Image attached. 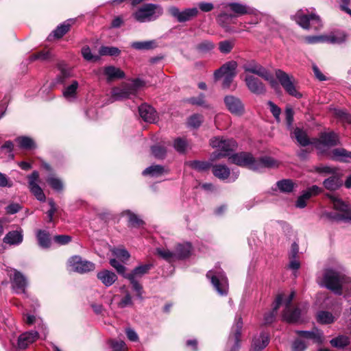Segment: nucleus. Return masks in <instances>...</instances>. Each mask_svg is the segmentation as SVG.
I'll use <instances>...</instances> for the list:
<instances>
[{"instance_id":"e433bc0d","label":"nucleus","mask_w":351,"mask_h":351,"mask_svg":"<svg viewBox=\"0 0 351 351\" xmlns=\"http://www.w3.org/2000/svg\"><path fill=\"white\" fill-rule=\"evenodd\" d=\"M131 47L139 51L151 50L155 49L157 47V44L155 40L135 41L132 43Z\"/></svg>"},{"instance_id":"423d86ee","label":"nucleus","mask_w":351,"mask_h":351,"mask_svg":"<svg viewBox=\"0 0 351 351\" xmlns=\"http://www.w3.org/2000/svg\"><path fill=\"white\" fill-rule=\"evenodd\" d=\"M229 160L231 163L241 167H246L252 170L254 165L255 158L250 152H241L233 154L229 156Z\"/></svg>"},{"instance_id":"412c9836","label":"nucleus","mask_w":351,"mask_h":351,"mask_svg":"<svg viewBox=\"0 0 351 351\" xmlns=\"http://www.w3.org/2000/svg\"><path fill=\"white\" fill-rule=\"evenodd\" d=\"M38 337V333L35 330L24 332L19 337L18 346L21 349H25L34 342Z\"/></svg>"},{"instance_id":"2f4dec72","label":"nucleus","mask_w":351,"mask_h":351,"mask_svg":"<svg viewBox=\"0 0 351 351\" xmlns=\"http://www.w3.org/2000/svg\"><path fill=\"white\" fill-rule=\"evenodd\" d=\"M212 171L215 177L222 180L228 179L230 175V169L225 165H212Z\"/></svg>"},{"instance_id":"b1692460","label":"nucleus","mask_w":351,"mask_h":351,"mask_svg":"<svg viewBox=\"0 0 351 351\" xmlns=\"http://www.w3.org/2000/svg\"><path fill=\"white\" fill-rule=\"evenodd\" d=\"M74 21L73 19L66 20L62 24L58 25L49 36V38L53 36L56 39L62 38L70 31L71 27Z\"/></svg>"},{"instance_id":"7ed1b4c3","label":"nucleus","mask_w":351,"mask_h":351,"mask_svg":"<svg viewBox=\"0 0 351 351\" xmlns=\"http://www.w3.org/2000/svg\"><path fill=\"white\" fill-rule=\"evenodd\" d=\"M276 76L287 94L298 99L302 97V95L295 88L293 77H290L287 73L280 69L276 71Z\"/></svg>"},{"instance_id":"f704fd0d","label":"nucleus","mask_w":351,"mask_h":351,"mask_svg":"<svg viewBox=\"0 0 351 351\" xmlns=\"http://www.w3.org/2000/svg\"><path fill=\"white\" fill-rule=\"evenodd\" d=\"M348 34L343 31L335 32L332 35L326 36V42L332 44H341L345 43L348 38Z\"/></svg>"},{"instance_id":"bb28decb","label":"nucleus","mask_w":351,"mask_h":351,"mask_svg":"<svg viewBox=\"0 0 351 351\" xmlns=\"http://www.w3.org/2000/svg\"><path fill=\"white\" fill-rule=\"evenodd\" d=\"M296 334L300 337L306 339H311L315 343H322V332L317 328L311 331L308 330H296Z\"/></svg>"},{"instance_id":"a19ab883","label":"nucleus","mask_w":351,"mask_h":351,"mask_svg":"<svg viewBox=\"0 0 351 351\" xmlns=\"http://www.w3.org/2000/svg\"><path fill=\"white\" fill-rule=\"evenodd\" d=\"M331 346L338 349L344 348L350 343V339L346 335H339L330 341Z\"/></svg>"},{"instance_id":"f3484780","label":"nucleus","mask_w":351,"mask_h":351,"mask_svg":"<svg viewBox=\"0 0 351 351\" xmlns=\"http://www.w3.org/2000/svg\"><path fill=\"white\" fill-rule=\"evenodd\" d=\"M143 292V287H132L131 291L130 292L127 291V293L125 297L118 303L119 307L125 308L128 306L132 305V297H136L142 300Z\"/></svg>"},{"instance_id":"4468645a","label":"nucleus","mask_w":351,"mask_h":351,"mask_svg":"<svg viewBox=\"0 0 351 351\" xmlns=\"http://www.w3.org/2000/svg\"><path fill=\"white\" fill-rule=\"evenodd\" d=\"M238 64L234 60L226 62L214 72V79L215 81L221 79L223 75H237V68Z\"/></svg>"},{"instance_id":"7c9ffc66","label":"nucleus","mask_w":351,"mask_h":351,"mask_svg":"<svg viewBox=\"0 0 351 351\" xmlns=\"http://www.w3.org/2000/svg\"><path fill=\"white\" fill-rule=\"evenodd\" d=\"M207 278L210 280L213 285H223L228 282L227 278L223 272L210 270L206 274Z\"/></svg>"},{"instance_id":"8fccbe9b","label":"nucleus","mask_w":351,"mask_h":351,"mask_svg":"<svg viewBox=\"0 0 351 351\" xmlns=\"http://www.w3.org/2000/svg\"><path fill=\"white\" fill-rule=\"evenodd\" d=\"M30 189V191L34 194L36 198L40 202H45L46 200V196L40 188V186L38 184H31V186H29Z\"/></svg>"},{"instance_id":"bf43d9fd","label":"nucleus","mask_w":351,"mask_h":351,"mask_svg":"<svg viewBox=\"0 0 351 351\" xmlns=\"http://www.w3.org/2000/svg\"><path fill=\"white\" fill-rule=\"evenodd\" d=\"M110 264L112 267H114L116 269L119 274L125 278V276H127L128 274L125 272L126 267L121 263H120L119 261H117L115 258H112L110 260Z\"/></svg>"},{"instance_id":"de8ad7c7","label":"nucleus","mask_w":351,"mask_h":351,"mask_svg":"<svg viewBox=\"0 0 351 351\" xmlns=\"http://www.w3.org/2000/svg\"><path fill=\"white\" fill-rule=\"evenodd\" d=\"M99 53L100 56H119L121 50L116 47L101 46Z\"/></svg>"},{"instance_id":"13d9d810","label":"nucleus","mask_w":351,"mask_h":351,"mask_svg":"<svg viewBox=\"0 0 351 351\" xmlns=\"http://www.w3.org/2000/svg\"><path fill=\"white\" fill-rule=\"evenodd\" d=\"M234 46V42L232 40H223L219 43V49L223 53H229Z\"/></svg>"},{"instance_id":"473e14b6","label":"nucleus","mask_w":351,"mask_h":351,"mask_svg":"<svg viewBox=\"0 0 351 351\" xmlns=\"http://www.w3.org/2000/svg\"><path fill=\"white\" fill-rule=\"evenodd\" d=\"M97 276L105 285H111L117 279V276L114 272L107 269L98 272Z\"/></svg>"},{"instance_id":"69168bd1","label":"nucleus","mask_w":351,"mask_h":351,"mask_svg":"<svg viewBox=\"0 0 351 351\" xmlns=\"http://www.w3.org/2000/svg\"><path fill=\"white\" fill-rule=\"evenodd\" d=\"M267 105L269 107L270 112L274 117L276 121L280 122V115L281 114V109L271 101H268Z\"/></svg>"},{"instance_id":"dca6fc26","label":"nucleus","mask_w":351,"mask_h":351,"mask_svg":"<svg viewBox=\"0 0 351 351\" xmlns=\"http://www.w3.org/2000/svg\"><path fill=\"white\" fill-rule=\"evenodd\" d=\"M243 68L245 72L256 75L261 78H263L269 71L254 60L246 62L243 64Z\"/></svg>"},{"instance_id":"a211bd4d","label":"nucleus","mask_w":351,"mask_h":351,"mask_svg":"<svg viewBox=\"0 0 351 351\" xmlns=\"http://www.w3.org/2000/svg\"><path fill=\"white\" fill-rule=\"evenodd\" d=\"M134 95V89L128 86V84H124L121 87H114L112 90V96L116 100H121L130 98Z\"/></svg>"},{"instance_id":"2eb2a0df","label":"nucleus","mask_w":351,"mask_h":351,"mask_svg":"<svg viewBox=\"0 0 351 351\" xmlns=\"http://www.w3.org/2000/svg\"><path fill=\"white\" fill-rule=\"evenodd\" d=\"M138 112L141 119L147 123H154L158 119L156 110L146 103L142 104L138 107Z\"/></svg>"},{"instance_id":"f8f14e48","label":"nucleus","mask_w":351,"mask_h":351,"mask_svg":"<svg viewBox=\"0 0 351 351\" xmlns=\"http://www.w3.org/2000/svg\"><path fill=\"white\" fill-rule=\"evenodd\" d=\"M158 8V5L153 3H145L140 8H138L134 14L133 16L136 21L143 23L147 19H150V18L154 16L156 13V9Z\"/></svg>"},{"instance_id":"a878e982","label":"nucleus","mask_w":351,"mask_h":351,"mask_svg":"<svg viewBox=\"0 0 351 351\" xmlns=\"http://www.w3.org/2000/svg\"><path fill=\"white\" fill-rule=\"evenodd\" d=\"M294 137L297 142L302 147L313 145L314 138L311 141L306 132L302 128H295L293 130Z\"/></svg>"},{"instance_id":"aec40b11","label":"nucleus","mask_w":351,"mask_h":351,"mask_svg":"<svg viewBox=\"0 0 351 351\" xmlns=\"http://www.w3.org/2000/svg\"><path fill=\"white\" fill-rule=\"evenodd\" d=\"M269 337L265 332H261L253 338L250 351H262L269 344Z\"/></svg>"},{"instance_id":"ea45409f","label":"nucleus","mask_w":351,"mask_h":351,"mask_svg":"<svg viewBox=\"0 0 351 351\" xmlns=\"http://www.w3.org/2000/svg\"><path fill=\"white\" fill-rule=\"evenodd\" d=\"M189 143L185 138L178 137L173 141V147L177 152L184 154L186 152Z\"/></svg>"},{"instance_id":"f257e3e1","label":"nucleus","mask_w":351,"mask_h":351,"mask_svg":"<svg viewBox=\"0 0 351 351\" xmlns=\"http://www.w3.org/2000/svg\"><path fill=\"white\" fill-rule=\"evenodd\" d=\"M294 296V291H291L287 295L285 293L278 294L274 301L272 311L265 315V324H271L275 320L277 311L282 304L285 306V310L282 314L283 319L289 323L296 322L300 318V310L298 308H292L291 306Z\"/></svg>"},{"instance_id":"5fc2aeb1","label":"nucleus","mask_w":351,"mask_h":351,"mask_svg":"<svg viewBox=\"0 0 351 351\" xmlns=\"http://www.w3.org/2000/svg\"><path fill=\"white\" fill-rule=\"evenodd\" d=\"M326 216L328 219H329L331 221H351V217L350 216H348L346 215H343L342 213H327L326 214Z\"/></svg>"},{"instance_id":"49530a36","label":"nucleus","mask_w":351,"mask_h":351,"mask_svg":"<svg viewBox=\"0 0 351 351\" xmlns=\"http://www.w3.org/2000/svg\"><path fill=\"white\" fill-rule=\"evenodd\" d=\"M189 166L198 171H204L212 167V164L207 161L192 160L189 162Z\"/></svg>"},{"instance_id":"c85d7f7f","label":"nucleus","mask_w":351,"mask_h":351,"mask_svg":"<svg viewBox=\"0 0 351 351\" xmlns=\"http://www.w3.org/2000/svg\"><path fill=\"white\" fill-rule=\"evenodd\" d=\"M123 215L128 216V227L132 228H139L145 225V221L138 217L137 215L130 210H125Z\"/></svg>"},{"instance_id":"0eeeda50","label":"nucleus","mask_w":351,"mask_h":351,"mask_svg":"<svg viewBox=\"0 0 351 351\" xmlns=\"http://www.w3.org/2000/svg\"><path fill=\"white\" fill-rule=\"evenodd\" d=\"M210 145L213 148H218L223 153H228L235 151L237 147V143L233 138H223L214 137L210 139Z\"/></svg>"},{"instance_id":"79ce46f5","label":"nucleus","mask_w":351,"mask_h":351,"mask_svg":"<svg viewBox=\"0 0 351 351\" xmlns=\"http://www.w3.org/2000/svg\"><path fill=\"white\" fill-rule=\"evenodd\" d=\"M228 6L234 13L235 16H243L249 13L248 8L239 3H230Z\"/></svg>"},{"instance_id":"338daca9","label":"nucleus","mask_w":351,"mask_h":351,"mask_svg":"<svg viewBox=\"0 0 351 351\" xmlns=\"http://www.w3.org/2000/svg\"><path fill=\"white\" fill-rule=\"evenodd\" d=\"M337 168H332L328 166L315 167V171L319 174H335L337 172Z\"/></svg>"},{"instance_id":"5701e85b","label":"nucleus","mask_w":351,"mask_h":351,"mask_svg":"<svg viewBox=\"0 0 351 351\" xmlns=\"http://www.w3.org/2000/svg\"><path fill=\"white\" fill-rule=\"evenodd\" d=\"M192 245L190 243H178L175 247V257L179 260H184L191 256Z\"/></svg>"},{"instance_id":"c756f323","label":"nucleus","mask_w":351,"mask_h":351,"mask_svg":"<svg viewBox=\"0 0 351 351\" xmlns=\"http://www.w3.org/2000/svg\"><path fill=\"white\" fill-rule=\"evenodd\" d=\"M331 158L333 160L341 162H348L349 158L351 159V152L344 148H336L332 151Z\"/></svg>"},{"instance_id":"9d476101","label":"nucleus","mask_w":351,"mask_h":351,"mask_svg":"<svg viewBox=\"0 0 351 351\" xmlns=\"http://www.w3.org/2000/svg\"><path fill=\"white\" fill-rule=\"evenodd\" d=\"M169 13L177 19L179 23H184L190 21L191 19L197 16L199 13L197 8H192L180 12L176 6H171L168 9Z\"/></svg>"},{"instance_id":"6e6d98bb","label":"nucleus","mask_w":351,"mask_h":351,"mask_svg":"<svg viewBox=\"0 0 351 351\" xmlns=\"http://www.w3.org/2000/svg\"><path fill=\"white\" fill-rule=\"evenodd\" d=\"M78 82L76 80L72 82L71 84L67 86L63 91V95L66 98L74 97L76 95Z\"/></svg>"},{"instance_id":"c9c22d12","label":"nucleus","mask_w":351,"mask_h":351,"mask_svg":"<svg viewBox=\"0 0 351 351\" xmlns=\"http://www.w3.org/2000/svg\"><path fill=\"white\" fill-rule=\"evenodd\" d=\"M52 58V54L49 49H43L36 51L29 56L31 61L40 60V61H49Z\"/></svg>"},{"instance_id":"4d7b16f0","label":"nucleus","mask_w":351,"mask_h":351,"mask_svg":"<svg viewBox=\"0 0 351 351\" xmlns=\"http://www.w3.org/2000/svg\"><path fill=\"white\" fill-rule=\"evenodd\" d=\"M81 52L84 59L87 61L97 62L99 60V56H93L91 53L90 48L87 45L82 48Z\"/></svg>"},{"instance_id":"0e129e2a","label":"nucleus","mask_w":351,"mask_h":351,"mask_svg":"<svg viewBox=\"0 0 351 351\" xmlns=\"http://www.w3.org/2000/svg\"><path fill=\"white\" fill-rule=\"evenodd\" d=\"M311 198V195L308 192L304 191L302 194L300 195L296 201L295 206L298 208H303L306 206V201Z\"/></svg>"},{"instance_id":"3c124183","label":"nucleus","mask_w":351,"mask_h":351,"mask_svg":"<svg viewBox=\"0 0 351 351\" xmlns=\"http://www.w3.org/2000/svg\"><path fill=\"white\" fill-rule=\"evenodd\" d=\"M204 121V117L200 114H194L188 119V124L193 128H198Z\"/></svg>"},{"instance_id":"39448f33","label":"nucleus","mask_w":351,"mask_h":351,"mask_svg":"<svg viewBox=\"0 0 351 351\" xmlns=\"http://www.w3.org/2000/svg\"><path fill=\"white\" fill-rule=\"evenodd\" d=\"M313 145L317 149L320 148V145L328 147H335L340 145L339 136L334 131L321 132L319 138H314Z\"/></svg>"},{"instance_id":"c03bdc74","label":"nucleus","mask_w":351,"mask_h":351,"mask_svg":"<svg viewBox=\"0 0 351 351\" xmlns=\"http://www.w3.org/2000/svg\"><path fill=\"white\" fill-rule=\"evenodd\" d=\"M335 318L332 314L328 311H322L317 315V320L322 324H328L334 322Z\"/></svg>"},{"instance_id":"052dcab7","label":"nucleus","mask_w":351,"mask_h":351,"mask_svg":"<svg viewBox=\"0 0 351 351\" xmlns=\"http://www.w3.org/2000/svg\"><path fill=\"white\" fill-rule=\"evenodd\" d=\"M11 279L13 280L15 285H26L27 284L26 278L21 272L16 270H14V274L11 276Z\"/></svg>"},{"instance_id":"cd10ccee","label":"nucleus","mask_w":351,"mask_h":351,"mask_svg":"<svg viewBox=\"0 0 351 351\" xmlns=\"http://www.w3.org/2000/svg\"><path fill=\"white\" fill-rule=\"evenodd\" d=\"M276 160L269 156H263L258 159L255 158L252 171H258L262 168H270L276 165Z\"/></svg>"},{"instance_id":"a18cd8bd","label":"nucleus","mask_w":351,"mask_h":351,"mask_svg":"<svg viewBox=\"0 0 351 351\" xmlns=\"http://www.w3.org/2000/svg\"><path fill=\"white\" fill-rule=\"evenodd\" d=\"M46 182L49 186L56 192H62L64 189L63 182L59 178L50 176L47 178Z\"/></svg>"},{"instance_id":"1a4fd4ad","label":"nucleus","mask_w":351,"mask_h":351,"mask_svg":"<svg viewBox=\"0 0 351 351\" xmlns=\"http://www.w3.org/2000/svg\"><path fill=\"white\" fill-rule=\"evenodd\" d=\"M69 265L72 269L80 274H84L93 271L95 265L88 261L82 260L80 256H74L69 259Z\"/></svg>"},{"instance_id":"f03ea898","label":"nucleus","mask_w":351,"mask_h":351,"mask_svg":"<svg viewBox=\"0 0 351 351\" xmlns=\"http://www.w3.org/2000/svg\"><path fill=\"white\" fill-rule=\"evenodd\" d=\"M323 281L324 285H351V277L331 268L325 269Z\"/></svg>"},{"instance_id":"680f3d73","label":"nucleus","mask_w":351,"mask_h":351,"mask_svg":"<svg viewBox=\"0 0 351 351\" xmlns=\"http://www.w3.org/2000/svg\"><path fill=\"white\" fill-rule=\"evenodd\" d=\"M296 22L303 29H308L310 28L309 19L307 17V14H302L299 12L296 15Z\"/></svg>"},{"instance_id":"20e7f679","label":"nucleus","mask_w":351,"mask_h":351,"mask_svg":"<svg viewBox=\"0 0 351 351\" xmlns=\"http://www.w3.org/2000/svg\"><path fill=\"white\" fill-rule=\"evenodd\" d=\"M242 328L243 322L241 317H236L235 323L232 328L228 340V346L230 347L229 351H238L239 350Z\"/></svg>"},{"instance_id":"774afa93","label":"nucleus","mask_w":351,"mask_h":351,"mask_svg":"<svg viewBox=\"0 0 351 351\" xmlns=\"http://www.w3.org/2000/svg\"><path fill=\"white\" fill-rule=\"evenodd\" d=\"M53 240L56 243L63 245H66L69 243H70L72 240V237L69 235L59 234V235H56L53 237Z\"/></svg>"},{"instance_id":"ddd939ff","label":"nucleus","mask_w":351,"mask_h":351,"mask_svg":"<svg viewBox=\"0 0 351 351\" xmlns=\"http://www.w3.org/2000/svg\"><path fill=\"white\" fill-rule=\"evenodd\" d=\"M152 265L145 264L136 267L131 272L128 273L125 278L128 279L132 285H139L138 279L147 274L152 269Z\"/></svg>"},{"instance_id":"58836bf2","label":"nucleus","mask_w":351,"mask_h":351,"mask_svg":"<svg viewBox=\"0 0 351 351\" xmlns=\"http://www.w3.org/2000/svg\"><path fill=\"white\" fill-rule=\"evenodd\" d=\"M20 148L27 150H31L36 147L34 140L28 136H19L16 139Z\"/></svg>"},{"instance_id":"864d4df0","label":"nucleus","mask_w":351,"mask_h":351,"mask_svg":"<svg viewBox=\"0 0 351 351\" xmlns=\"http://www.w3.org/2000/svg\"><path fill=\"white\" fill-rule=\"evenodd\" d=\"M153 156L158 159H164L167 154V149L162 145H153L151 147Z\"/></svg>"},{"instance_id":"393cba45","label":"nucleus","mask_w":351,"mask_h":351,"mask_svg":"<svg viewBox=\"0 0 351 351\" xmlns=\"http://www.w3.org/2000/svg\"><path fill=\"white\" fill-rule=\"evenodd\" d=\"M23 235L22 234L21 230L10 231L5 234V236L3 239V243L9 244L10 245H19L23 242Z\"/></svg>"},{"instance_id":"4be33fe9","label":"nucleus","mask_w":351,"mask_h":351,"mask_svg":"<svg viewBox=\"0 0 351 351\" xmlns=\"http://www.w3.org/2000/svg\"><path fill=\"white\" fill-rule=\"evenodd\" d=\"M104 74L107 77L108 82L125 77V73L121 69L112 65L104 68Z\"/></svg>"},{"instance_id":"09e8293b","label":"nucleus","mask_w":351,"mask_h":351,"mask_svg":"<svg viewBox=\"0 0 351 351\" xmlns=\"http://www.w3.org/2000/svg\"><path fill=\"white\" fill-rule=\"evenodd\" d=\"M215 48V44L208 40H205L199 43L195 46V49L202 53H206Z\"/></svg>"},{"instance_id":"37998d69","label":"nucleus","mask_w":351,"mask_h":351,"mask_svg":"<svg viewBox=\"0 0 351 351\" xmlns=\"http://www.w3.org/2000/svg\"><path fill=\"white\" fill-rule=\"evenodd\" d=\"M164 167L162 165H155L148 167L143 171V176H150L152 177H158L164 173Z\"/></svg>"},{"instance_id":"6ab92c4d","label":"nucleus","mask_w":351,"mask_h":351,"mask_svg":"<svg viewBox=\"0 0 351 351\" xmlns=\"http://www.w3.org/2000/svg\"><path fill=\"white\" fill-rule=\"evenodd\" d=\"M343 185L341 175L337 173L332 174L331 176L325 179L323 182L324 188L330 191L338 190Z\"/></svg>"},{"instance_id":"4c0bfd02","label":"nucleus","mask_w":351,"mask_h":351,"mask_svg":"<svg viewBox=\"0 0 351 351\" xmlns=\"http://www.w3.org/2000/svg\"><path fill=\"white\" fill-rule=\"evenodd\" d=\"M276 185L282 193H289L293 191L295 184L292 180L282 179L277 182Z\"/></svg>"},{"instance_id":"72a5a7b5","label":"nucleus","mask_w":351,"mask_h":351,"mask_svg":"<svg viewBox=\"0 0 351 351\" xmlns=\"http://www.w3.org/2000/svg\"><path fill=\"white\" fill-rule=\"evenodd\" d=\"M36 239L40 247L44 249H48L51 247V237L49 232L43 230H38L36 234Z\"/></svg>"},{"instance_id":"6e6552de","label":"nucleus","mask_w":351,"mask_h":351,"mask_svg":"<svg viewBox=\"0 0 351 351\" xmlns=\"http://www.w3.org/2000/svg\"><path fill=\"white\" fill-rule=\"evenodd\" d=\"M224 104L228 111L236 116H241L245 113V106L241 99L234 95H226Z\"/></svg>"},{"instance_id":"9b49d317","label":"nucleus","mask_w":351,"mask_h":351,"mask_svg":"<svg viewBox=\"0 0 351 351\" xmlns=\"http://www.w3.org/2000/svg\"><path fill=\"white\" fill-rule=\"evenodd\" d=\"M244 81L248 90L252 93L257 95L266 93L265 85L258 77L252 75H246Z\"/></svg>"},{"instance_id":"e2e57ef3","label":"nucleus","mask_w":351,"mask_h":351,"mask_svg":"<svg viewBox=\"0 0 351 351\" xmlns=\"http://www.w3.org/2000/svg\"><path fill=\"white\" fill-rule=\"evenodd\" d=\"M156 254L164 260L170 262L175 257L174 252L169 250H165L160 247L156 248Z\"/></svg>"},{"instance_id":"603ef678","label":"nucleus","mask_w":351,"mask_h":351,"mask_svg":"<svg viewBox=\"0 0 351 351\" xmlns=\"http://www.w3.org/2000/svg\"><path fill=\"white\" fill-rule=\"evenodd\" d=\"M188 102L192 105L202 106L208 108V105L206 104L205 100V95L204 93H199L197 97H192L187 99Z\"/></svg>"}]
</instances>
